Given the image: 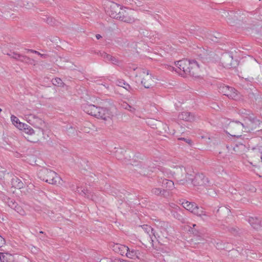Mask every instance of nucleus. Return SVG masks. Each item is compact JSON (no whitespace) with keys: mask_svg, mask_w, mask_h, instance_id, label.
Here are the masks:
<instances>
[{"mask_svg":"<svg viewBox=\"0 0 262 262\" xmlns=\"http://www.w3.org/2000/svg\"><path fill=\"white\" fill-rule=\"evenodd\" d=\"M176 71L182 76H199V65L195 60L183 59L177 61Z\"/></svg>","mask_w":262,"mask_h":262,"instance_id":"obj_1","label":"nucleus"},{"mask_svg":"<svg viewBox=\"0 0 262 262\" xmlns=\"http://www.w3.org/2000/svg\"><path fill=\"white\" fill-rule=\"evenodd\" d=\"M238 113L243 118L242 123L245 132H250L258 128L260 124L259 120L254 117L250 110L242 108L239 110Z\"/></svg>","mask_w":262,"mask_h":262,"instance_id":"obj_2","label":"nucleus"},{"mask_svg":"<svg viewBox=\"0 0 262 262\" xmlns=\"http://www.w3.org/2000/svg\"><path fill=\"white\" fill-rule=\"evenodd\" d=\"M83 109L87 114L104 120H107L113 116V113L110 110L105 107H97L93 104L83 105Z\"/></svg>","mask_w":262,"mask_h":262,"instance_id":"obj_3","label":"nucleus"},{"mask_svg":"<svg viewBox=\"0 0 262 262\" xmlns=\"http://www.w3.org/2000/svg\"><path fill=\"white\" fill-rule=\"evenodd\" d=\"M37 175L40 180L51 184H60L61 180V178L56 172L45 167L40 169Z\"/></svg>","mask_w":262,"mask_h":262,"instance_id":"obj_4","label":"nucleus"},{"mask_svg":"<svg viewBox=\"0 0 262 262\" xmlns=\"http://www.w3.org/2000/svg\"><path fill=\"white\" fill-rule=\"evenodd\" d=\"M227 133L232 137H239L244 132L242 122L238 121H231L228 125Z\"/></svg>","mask_w":262,"mask_h":262,"instance_id":"obj_5","label":"nucleus"},{"mask_svg":"<svg viewBox=\"0 0 262 262\" xmlns=\"http://www.w3.org/2000/svg\"><path fill=\"white\" fill-rule=\"evenodd\" d=\"M118 19L129 24L134 23L138 20L136 12L134 10L127 8H123L122 10Z\"/></svg>","mask_w":262,"mask_h":262,"instance_id":"obj_6","label":"nucleus"},{"mask_svg":"<svg viewBox=\"0 0 262 262\" xmlns=\"http://www.w3.org/2000/svg\"><path fill=\"white\" fill-rule=\"evenodd\" d=\"M141 77H142L141 82L145 88L149 89L155 85V78L148 70H142Z\"/></svg>","mask_w":262,"mask_h":262,"instance_id":"obj_7","label":"nucleus"},{"mask_svg":"<svg viewBox=\"0 0 262 262\" xmlns=\"http://www.w3.org/2000/svg\"><path fill=\"white\" fill-rule=\"evenodd\" d=\"M220 92L230 99L236 100L238 98L237 92L233 88L223 85L220 88Z\"/></svg>","mask_w":262,"mask_h":262,"instance_id":"obj_8","label":"nucleus"},{"mask_svg":"<svg viewBox=\"0 0 262 262\" xmlns=\"http://www.w3.org/2000/svg\"><path fill=\"white\" fill-rule=\"evenodd\" d=\"M192 183L194 186H207L209 183L208 178L205 177L203 174H196Z\"/></svg>","mask_w":262,"mask_h":262,"instance_id":"obj_9","label":"nucleus"},{"mask_svg":"<svg viewBox=\"0 0 262 262\" xmlns=\"http://www.w3.org/2000/svg\"><path fill=\"white\" fill-rule=\"evenodd\" d=\"M197 54L199 59L205 63L209 61L212 54L211 52H209L204 48L199 49L197 51Z\"/></svg>","mask_w":262,"mask_h":262,"instance_id":"obj_10","label":"nucleus"},{"mask_svg":"<svg viewBox=\"0 0 262 262\" xmlns=\"http://www.w3.org/2000/svg\"><path fill=\"white\" fill-rule=\"evenodd\" d=\"M123 8L116 3H113L110 7V15L112 17L118 19L121 11Z\"/></svg>","mask_w":262,"mask_h":262,"instance_id":"obj_11","label":"nucleus"},{"mask_svg":"<svg viewBox=\"0 0 262 262\" xmlns=\"http://www.w3.org/2000/svg\"><path fill=\"white\" fill-rule=\"evenodd\" d=\"M158 171V177L159 178H161V177L165 176L168 178H170L174 177L173 171L168 169L166 167L159 166L157 168Z\"/></svg>","mask_w":262,"mask_h":262,"instance_id":"obj_12","label":"nucleus"},{"mask_svg":"<svg viewBox=\"0 0 262 262\" xmlns=\"http://www.w3.org/2000/svg\"><path fill=\"white\" fill-rule=\"evenodd\" d=\"M248 222L255 230H259L262 228V219L256 217H249Z\"/></svg>","mask_w":262,"mask_h":262,"instance_id":"obj_13","label":"nucleus"},{"mask_svg":"<svg viewBox=\"0 0 262 262\" xmlns=\"http://www.w3.org/2000/svg\"><path fill=\"white\" fill-rule=\"evenodd\" d=\"M112 249L115 252L122 256L125 255L126 252L128 250V247L120 244H114L112 245Z\"/></svg>","mask_w":262,"mask_h":262,"instance_id":"obj_14","label":"nucleus"},{"mask_svg":"<svg viewBox=\"0 0 262 262\" xmlns=\"http://www.w3.org/2000/svg\"><path fill=\"white\" fill-rule=\"evenodd\" d=\"M158 183L161 185L163 187L166 188L168 190H172L174 188V183L171 180L161 177L158 180Z\"/></svg>","mask_w":262,"mask_h":262,"instance_id":"obj_15","label":"nucleus"},{"mask_svg":"<svg viewBox=\"0 0 262 262\" xmlns=\"http://www.w3.org/2000/svg\"><path fill=\"white\" fill-rule=\"evenodd\" d=\"M179 118L186 121L192 122L195 120V116L192 113L188 112H183L179 115Z\"/></svg>","mask_w":262,"mask_h":262,"instance_id":"obj_16","label":"nucleus"},{"mask_svg":"<svg viewBox=\"0 0 262 262\" xmlns=\"http://www.w3.org/2000/svg\"><path fill=\"white\" fill-rule=\"evenodd\" d=\"M98 55L102 57L105 61H111L113 64L119 63L118 60L111 55L107 54L104 52H100Z\"/></svg>","mask_w":262,"mask_h":262,"instance_id":"obj_17","label":"nucleus"},{"mask_svg":"<svg viewBox=\"0 0 262 262\" xmlns=\"http://www.w3.org/2000/svg\"><path fill=\"white\" fill-rule=\"evenodd\" d=\"M176 170L173 171L174 175L177 179L182 180V178L186 174L185 168L183 166H177L175 167Z\"/></svg>","mask_w":262,"mask_h":262,"instance_id":"obj_18","label":"nucleus"},{"mask_svg":"<svg viewBox=\"0 0 262 262\" xmlns=\"http://www.w3.org/2000/svg\"><path fill=\"white\" fill-rule=\"evenodd\" d=\"M1 262H13L14 260L13 256L8 253H0Z\"/></svg>","mask_w":262,"mask_h":262,"instance_id":"obj_19","label":"nucleus"},{"mask_svg":"<svg viewBox=\"0 0 262 262\" xmlns=\"http://www.w3.org/2000/svg\"><path fill=\"white\" fill-rule=\"evenodd\" d=\"M11 120L13 124L19 129L22 130L23 127H27V124L19 122V119L14 115L11 116Z\"/></svg>","mask_w":262,"mask_h":262,"instance_id":"obj_20","label":"nucleus"},{"mask_svg":"<svg viewBox=\"0 0 262 262\" xmlns=\"http://www.w3.org/2000/svg\"><path fill=\"white\" fill-rule=\"evenodd\" d=\"M11 184L13 187L19 189L23 188L24 186V184L21 180L17 177H14L12 179Z\"/></svg>","mask_w":262,"mask_h":262,"instance_id":"obj_21","label":"nucleus"},{"mask_svg":"<svg viewBox=\"0 0 262 262\" xmlns=\"http://www.w3.org/2000/svg\"><path fill=\"white\" fill-rule=\"evenodd\" d=\"M151 192L152 194L162 196L163 197H167L168 195V192L165 189H162L159 188H154L151 190Z\"/></svg>","mask_w":262,"mask_h":262,"instance_id":"obj_22","label":"nucleus"},{"mask_svg":"<svg viewBox=\"0 0 262 262\" xmlns=\"http://www.w3.org/2000/svg\"><path fill=\"white\" fill-rule=\"evenodd\" d=\"M29 118L30 121L31 119L35 120V122L34 123H36L35 125L36 127L41 128L45 124V122L43 120L34 115H30Z\"/></svg>","mask_w":262,"mask_h":262,"instance_id":"obj_23","label":"nucleus"},{"mask_svg":"<svg viewBox=\"0 0 262 262\" xmlns=\"http://www.w3.org/2000/svg\"><path fill=\"white\" fill-rule=\"evenodd\" d=\"M139 254V251L128 248V250L126 252L125 255L129 258L134 259L135 258H138Z\"/></svg>","mask_w":262,"mask_h":262,"instance_id":"obj_24","label":"nucleus"},{"mask_svg":"<svg viewBox=\"0 0 262 262\" xmlns=\"http://www.w3.org/2000/svg\"><path fill=\"white\" fill-rule=\"evenodd\" d=\"M81 192H80V190H78V188L77 189V191L78 192L80 193L82 195H84V196L87 197L89 199H91L93 201H96V196L95 195H94L93 194H92V193L88 190H82L80 189Z\"/></svg>","mask_w":262,"mask_h":262,"instance_id":"obj_25","label":"nucleus"},{"mask_svg":"<svg viewBox=\"0 0 262 262\" xmlns=\"http://www.w3.org/2000/svg\"><path fill=\"white\" fill-rule=\"evenodd\" d=\"M183 207L185 208L187 210L189 211L191 213H193V211L196 207V204L194 202H189L188 201H186L183 202L182 204Z\"/></svg>","mask_w":262,"mask_h":262,"instance_id":"obj_26","label":"nucleus"},{"mask_svg":"<svg viewBox=\"0 0 262 262\" xmlns=\"http://www.w3.org/2000/svg\"><path fill=\"white\" fill-rule=\"evenodd\" d=\"M21 57H22L20 59V61L22 62L34 66H35L36 64V61L35 60L31 59L27 56L23 55Z\"/></svg>","mask_w":262,"mask_h":262,"instance_id":"obj_27","label":"nucleus"},{"mask_svg":"<svg viewBox=\"0 0 262 262\" xmlns=\"http://www.w3.org/2000/svg\"><path fill=\"white\" fill-rule=\"evenodd\" d=\"M116 84L117 85H118L119 86L124 88L127 91H129L132 89L128 83L125 82L123 80H122V79L117 80V81L116 82Z\"/></svg>","mask_w":262,"mask_h":262,"instance_id":"obj_28","label":"nucleus"},{"mask_svg":"<svg viewBox=\"0 0 262 262\" xmlns=\"http://www.w3.org/2000/svg\"><path fill=\"white\" fill-rule=\"evenodd\" d=\"M204 212L205 210L203 207H199L196 205L192 213L200 217Z\"/></svg>","mask_w":262,"mask_h":262,"instance_id":"obj_29","label":"nucleus"},{"mask_svg":"<svg viewBox=\"0 0 262 262\" xmlns=\"http://www.w3.org/2000/svg\"><path fill=\"white\" fill-rule=\"evenodd\" d=\"M7 55L11 58H12L20 61L22 57L21 56H23V55L20 54L17 52H10V53H7Z\"/></svg>","mask_w":262,"mask_h":262,"instance_id":"obj_30","label":"nucleus"},{"mask_svg":"<svg viewBox=\"0 0 262 262\" xmlns=\"http://www.w3.org/2000/svg\"><path fill=\"white\" fill-rule=\"evenodd\" d=\"M53 84L58 86H61L63 85V83L62 80L59 78H56L52 80Z\"/></svg>","mask_w":262,"mask_h":262,"instance_id":"obj_31","label":"nucleus"},{"mask_svg":"<svg viewBox=\"0 0 262 262\" xmlns=\"http://www.w3.org/2000/svg\"><path fill=\"white\" fill-rule=\"evenodd\" d=\"M14 210H15L17 213H18L19 214L21 215H24L25 214V210L23 209V208L21 206L18 205L17 204L16 205V208H14Z\"/></svg>","mask_w":262,"mask_h":262,"instance_id":"obj_32","label":"nucleus"},{"mask_svg":"<svg viewBox=\"0 0 262 262\" xmlns=\"http://www.w3.org/2000/svg\"><path fill=\"white\" fill-rule=\"evenodd\" d=\"M7 203L8 206L11 207L12 209H14V208H16V205L17 204V203L15 202L13 200L11 199H8Z\"/></svg>","mask_w":262,"mask_h":262,"instance_id":"obj_33","label":"nucleus"},{"mask_svg":"<svg viewBox=\"0 0 262 262\" xmlns=\"http://www.w3.org/2000/svg\"><path fill=\"white\" fill-rule=\"evenodd\" d=\"M23 129H24L25 132L29 135H32L34 134V129L28 125L27 127H23Z\"/></svg>","mask_w":262,"mask_h":262,"instance_id":"obj_34","label":"nucleus"},{"mask_svg":"<svg viewBox=\"0 0 262 262\" xmlns=\"http://www.w3.org/2000/svg\"><path fill=\"white\" fill-rule=\"evenodd\" d=\"M122 106L123 108H124L126 110H129L131 112H134V111H135V109L134 108L132 107L127 103H123V104H122Z\"/></svg>","mask_w":262,"mask_h":262,"instance_id":"obj_35","label":"nucleus"},{"mask_svg":"<svg viewBox=\"0 0 262 262\" xmlns=\"http://www.w3.org/2000/svg\"><path fill=\"white\" fill-rule=\"evenodd\" d=\"M27 51L30 52L32 53L36 54H37V55H39L42 58H46L47 56V55L46 54H41L39 52L35 51V50H32V49H27Z\"/></svg>","mask_w":262,"mask_h":262,"instance_id":"obj_36","label":"nucleus"},{"mask_svg":"<svg viewBox=\"0 0 262 262\" xmlns=\"http://www.w3.org/2000/svg\"><path fill=\"white\" fill-rule=\"evenodd\" d=\"M200 217L204 221H207L209 218V214L205 211V212L203 213V214L200 216Z\"/></svg>","mask_w":262,"mask_h":262,"instance_id":"obj_37","label":"nucleus"},{"mask_svg":"<svg viewBox=\"0 0 262 262\" xmlns=\"http://www.w3.org/2000/svg\"><path fill=\"white\" fill-rule=\"evenodd\" d=\"M173 215L174 217L179 220H181L182 219V216L177 212H174Z\"/></svg>","mask_w":262,"mask_h":262,"instance_id":"obj_38","label":"nucleus"},{"mask_svg":"<svg viewBox=\"0 0 262 262\" xmlns=\"http://www.w3.org/2000/svg\"><path fill=\"white\" fill-rule=\"evenodd\" d=\"M144 228L146 230V231H147V233L149 234V235L150 236V234L149 233V231H151V232L152 233L153 231V229L150 226H148L147 225L145 226Z\"/></svg>","mask_w":262,"mask_h":262,"instance_id":"obj_39","label":"nucleus"},{"mask_svg":"<svg viewBox=\"0 0 262 262\" xmlns=\"http://www.w3.org/2000/svg\"><path fill=\"white\" fill-rule=\"evenodd\" d=\"M254 255L253 256H252L253 258H258L259 260H262V254H258V256L256 253L253 254Z\"/></svg>","mask_w":262,"mask_h":262,"instance_id":"obj_40","label":"nucleus"},{"mask_svg":"<svg viewBox=\"0 0 262 262\" xmlns=\"http://www.w3.org/2000/svg\"><path fill=\"white\" fill-rule=\"evenodd\" d=\"M5 243V239L0 235V247H2L3 246V245Z\"/></svg>","mask_w":262,"mask_h":262,"instance_id":"obj_41","label":"nucleus"},{"mask_svg":"<svg viewBox=\"0 0 262 262\" xmlns=\"http://www.w3.org/2000/svg\"><path fill=\"white\" fill-rule=\"evenodd\" d=\"M217 36H214V37L215 38V39H214L213 38H211V37L210 38V39H211V40H212V41H213L217 42V40H216V39L217 38H219L220 34H217Z\"/></svg>","mask_w":262,"mask_h":262,"instance_id":"obj_42","label":"nucleus"},{"mask_svg":"<svg viewBox=\"0 0 262 262\" xmlns=\"http://www.w3.org/2000/svg\"><path fill=\"white\" fill-rule=\"evenodd\" d=\"M179 139L180 140H184V141H185L186 142L188 143L189 144H190V141H191L190 140H187V139L182 138H179Z\"/></svg>","mask_w":262,"mask_h":262,"instance_id":"obj_43","label":"nucleus"},{"mask_svg":"<svg viewBox=\"0 0 262 262\" xmlns=\"http://www.w3.org/2000/svg\"><path fill=\"white\" fill-rule=\"evenodd\" d=\"M96 37L97 39H99L100 38H101L102 37V36L100 34H97L96 35Z\"/></svg>","mask_w":262,"mask_h":262,"instance_id":"obj_44","label":"nucleus"},{"mask_svg":"<svg viewBox=\"0 0 262 262\" xmlns=\"http://www.w3.org/2000/svg\"><path fill=\"white\" fill-rule=\"evenodd\" d=\"M192 227L194 228V227H195V226H196V225H195V224H192Z\"/></svg>","mask_w":262,"mask_h":262,"instance_id":"obj_45","label":"nucleus"},{"mask_svg":"<svg viewBox=\"0 0 262 262\" xmlns=\"http://www.w3.org/2000/svg\"><path fill=\"white\" fill-rule=\"evenodd\" d=\"M2 110L0 108V113L2 112Z\"/></svg>","mask_w":262,"mask_h":262,"instance_id":"obj_46","label":"nucleus"},{"mask_svg":"<svg viewBox=\"0 0 262 262\" xmlns=\"http://www.w3.org/2000/svg\"><path fill=\"white\" fill-rule=\"evenodd\" d=\"M39 233H43V231H40V232H39Z\"/></svg>","mask_w":262,"mask_h":262,"instance_id":"obj_47","label":"nucleus"}]
</instances>
